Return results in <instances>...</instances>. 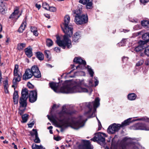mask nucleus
Masks as SVG:
<instances>
[{"instance_id":"f257e3e1","label":"nucleus","mask_w":149,"mask_h":149,"mask_svg":"<svg viewBox=\"0 0 149 149\" xmlns=\"http://www.w3.org/2000/svg\"><path fill=\"white\" fill-rule=\"evenodd\" d=\"M100 99L98 97L96 98L93 102H85L80 104V106L81 110L85 109V112L83 116H80L78 117L75 120H72L70 123L67 120V116L69 113L66 110L65 106L62 107L61 111L58 114L59 118L58 120L61 122L62 124L59 126L61 128V131L63 132V127H67L69 126L72 128L78 130L83 127L85 122L87 120L85 119L84 117L88 118H91L95 117L96 108L100 105Z\"/></svg>"},{"instance_id":"f03ea898","label":"nucleus","mask_w":149,"mask_h":149,"mask_svg":"<svg viewBox=\"0 0 149 149\" xmlns=\"http://www.w3.org/2000/svg\"><path fill=\"white\" fill-rule=\"evenodd\" d=\"M49 84L51 88L57 93L60 92L63 93H69L88 92L87 89L81 87L80 84H76L73 85L72 82L69 81H65L59 91L58 89V83L52 82L49 83Z\"/></svg>"},{"instance_id":"7ed1b4c3","label":"nucleus","mask_w":149,"mask_h":149,"mask_svg":"<svg viewBox=\"0 0 149 149\" xmlns=\"http://www.w3.org/2000/svg\"><path fill=\"white\" fill-rule=\"evenodd\" d=\"M70 20V17L68 15H66L64 18V22L63 23L64 28L62 26L61 27L65 35L63 36V39L61 40L60 37L56 36V42L58 46L61 47L63 49H65L66 46L68 48L72 47L71 41L69 40L68 38L71 37L72 35V26L69 25Z\"/></svg>"},{"instance_id":"20e7f679","label":"nucleus","mask_w":149,"mask_h":149,"mask_svg":"<svg viewBox=\"0 0 149 149\" xmlns=\"http://www.w3.org/2000/svg\"><path fill=\"white\" fill-rule=\"evenodd\" d=\"M28 90L26 88L22 90L21 96L20 97L19 103L20 107L19 109V113L20 115H23L27 106V100L28 98Z\"/></svg>"},{"instance_id":"39448f33","label":"nucleus","mask_w":149,"mask_h":149,"mask_svg":"<svg viewBox=\"0 0 149 149\" xmlns=\"http://www.w3.org/2000/svg\"><path fill=\"white\" fill-rule=\"evenodd\" d=\"M81 9L80 8L73 11V15L75 17L74 21L78 25L85 24L88 21L87 15L81 14Z\"/></svg>"},{"instance_id":"423d86ee","label":"nucleus","mask_w":149,"mask_h":149,"mask_svg":"<svg viewBox=\"0 0 149 149\" xmlns=\"http://www.w3.org/2000/svg\"><path fill=\"white\" fill-rule=\"evenodd\" d=\"M131 118H129L123 122L121 124L114 123L110 125L107 129V132L109 134H113L118 131L120 127H123L129 125L131 122L130 120Z\"/></svg>"},{"instance_id":"0eeeda50","label":"nucleus","mask_w":149,"mask_h":149,"mask_svg":"<svg viewBox=\"0 0 149 149\" xmlns=\"http://www.w3.org/2000/svg\"><path fill=\"white\" fill-rule=\"evenodd\" d=\"M101 134H102L104 135L106 134H105L102 133H98L96 134L93 138L91 139V140L94 141H97L98 142L100 143H103L105 142V139L103 137Z\"/></svg>"},{"instance_id":"6e6552de","label":"nucleus","mask_w":149,"mask_h":149,"mask_svg":"<svg viewBox=\"0 0 149 149\" xmlns=\"http://www.w3.org/2000/svg\"><path fill=\"white\" fill-rule=\"evenodd\" d=\"M137 144H134L131 143L129 145H122L120 149H144V148H142L140 146H137Z\"/></svg>"},{"instance_id":"1a4fd4ad","label":"nucleus","mask_w":149,"mask_h":149,"mask_svg":"<svg viewBox=\"0 0 149 149\" xmlns=\"http://www.w3.org/2000/svg\"><path fill=\"white\" fill-rule=\"evenodd\" d=\"M33 76L36 78H40L41 77V72L38 68L36 65L32 66L30 69Z\"/></svg>"},{"instance_id":"9d476101","label":"nucleus","mask_w":149,"mask_h":149,"mask_svg":"<svg viewBox=\"0 0 149 149\" xmlns=\"http://www.w3.org/2000/svg\"><path fill=\"white\" fill-rule=\"evenodd\" d=\"M29 98V101L31 103H33L37 100V92L36 90H33L30 91L28 97Z\"/></svg>"},{"instance_id":"9b49d317","label":"nucleus","mask_w":149,"mask_h":149,"mask_svg":"<svg viewBox=\"0 0 149 149\" xmlns=\"http://www.w3.org/2000/svg\"><path fill=\"white\" fill-rule=\"evenodd\" d=\"M132 129L134 130H149V128L147 127L145 124L138 123L135 124L132 127Z\"/></svg>"},{"instance_id":"f8f14e48","label":"nucleus","mask_w":149,"mask_h":149,"mask_svg":"<svg viewBox=\"0 0 149 149\" xmlns=\"http://www.w3.org/2000/svg\"><path fill=\"white\" fill-rule=\"evenodd\" d=\"M73 62L74 63H78L79 65L76 67V69H77L78 68H81V69H82L81 68V64L83 66H85L86 63L85 61L83 60L81 58L77 57H75L74 59Z\"/></svg>"},{"instance_id":"ddd939ff","label":"nucleus","mask_w":149,"mask_h":149,"mask_svg":"<svg viewBox=\"0 0 149 149\" xmlns=\"http://www.w3.org/2000/svg\"><path fill=\"white\" fill-rule=\"evenodd\" d=\"M33 76L30 69H27L25 71V73L23 76V79L27 80L31 78Z\"/></svg>"},{"instance_id":"4468645a","label":"nucleus","mask_w":149,"mask_h":149,"mask_svg":"<svg viewBox=\"0 0 149 149\" xmlns=\"http://www.w3.org/2000/svg\"><path fill=\"white\" fill-rule=\"evenodd\" d=\"M145 42L141 40L139 42V45L135 48L134 50L137 52H138L141 50L143 49L146 47V45H145Z\"/></svg>"},{"instance_id":"2eb2a0df","label":"nucleus","mask_w":149,"mask_h":149,"mask_svg":"<svg viewBox=\"0 0 149 149\" xmlns=\"http://www.w3.org/2000/svg\"><path fill=\"white\" fill-rule=\"evenodd\" d=\"M83 149H93V147L91 145L89 141H86L82 145Z\"/></svg>"},{"instance_id":"dca6fc26","label":"nucleus","mask_w":149,"mask_h":149,"mask_svg":"<svg viewBox=\"0 0 149 149\" xmlns=\"http://www.w3.org/2000/svg\"><path fill=\"white\" fill-rule=\"evenodd\" d=\"M32 49L30 46L25 49V54L28 57H31L32 56Z\"/></svg>"},{"instance_id":"f3484780","label":"nucleus","mask_w":149,"mask_h":149,"mask_svg":"<svg viewBox=\"0 0 149 149\" xmlns=\"http://www.w3.org/2000/svg\"><path fill=\"white\" fill-rule=\"evenodd\" d=\"M6 9L5 3H3V1H0V12L2 14H4Z\"/></svg>"},{"instance_id":"a211bd4d","label":"nucleus","mask_w":149,"mask_h":149,"mask_svg":"<svg viewBox=\"0 0 149 149\" xmlns=\"http://www.w3.org/2000/svg\"><path fill=\"white\" fill-rule=\"evenodd\" d=\"M26 26V19H24L23 22L20 26L19 29L18 31L20 33L23 32Z\"/></svg>"},{"instance_id":"6ab92c4d","label":"nucleus","mask_w":149,"mask_h":149,"mask_svg":"<svg viewBox=\"0 0 149 149\" xmlns=\"http://www.w3.org/2000/svg\"><path fill=\"white\" fill-rule=\"evenodd\" d=\"M18 92L17 91H15L13 94V102L15 104H17L18 103Z\"/></svg>"},{"instance_id":"aec40b11","label":"nucleus","mask_w":149,"mask_h":149,"mask_svg":"<svg viewBox=\"0 0 149 149\" xmlns=\"http://www.w3.org/2000/svg\"><path fill=\"white\" fill-rule=\"evenodd\" d=\"M81 36L80 33L77 32L75 33L72 37V40L76 42L77 41Z\"/></svg>"},{"instance_id":"412c9836","label":"nucleus","mask_w":149,"mask_h":149,"mask_svg":"<svg viewBox=\"0 0 149 149\" xmlns=\"http://www.w3.org/2000/svg\"><path fill=\"white\" fill-rule=\"evenodd\" d=\"M142 38L145 40L143 41L145 42V45H146V44L149 40V33H146L143 35Z\"/></svg>"},{"instance_id":"4be33fe9","label":"nucleus","mask_w":149,"mask_h":149,"mask_svg":"<svg viewBox=\"0 0 149 149\" xmlns=\"http://www.w3.org/2000/svg\"><path fill=\"white\" fill-rule=\"evenodd\" d=\"M18 66L17 65H16L15 66V68L14 70V75L15 76V77H19V76L20 77V80H21V74H18Z\"/></svg>"},{"instance_id":"5701e85b","label":"nucleus","mask_w":149,"mask_h":149,"mask_svg":"<svg viewBox=\"0 0 149 149\" xmlns=\"http://www.w3.org/2000/svg\"><path fill=\"white\" fill-rule=\"evenodd\" d=\"M20 80L19 76V75L18 77H15L13 81V85H12V87H16L17 82H19Z\"/></svg>"},{"instance_id":"b1692460","label":"nucleus","mask_w":149,"mask_h":149,"mask_svg":"<svg viewBox=\"0 0 149 149\" xmlns=\"http://www.w3.org/2000/svg\"><path fill=\"white\" fill-rule=\"evenodd\" d=\"M142 25L146 28L149 27V21L147 20H143L141 21Z\"/></svg>"},{"instance_id":"393cba45","label":"nucleus","mask_w":149,"mask_h":149,"mask_svg":"<svg viewBox=\"0 0 149 149\" xmlns=\"http://www.w3.org/2000/svg\"><path fill=\"white\" fill-rule=\"evenodd\" d=\"M26 47V44L25 43H20L18 44L17 49L19 50H21L23 49Z\"/></svg>"},{"instance_id":"a878e982","label":"nucleus","mask_w":149,"mask_h":149,"mask_svg":"<svg viewBox=\"0 0 149 149\" xmlns=\"http://www.w3.org/2000/svg\"><path fill=\"white\" fill-rule=\"evenodd\" d=\"M22 122L23 123H26L28 120L29 118V115L27 114H25L22 116Z\"/></svg>"},{"instance_id":"bb28decb","label":"nucleus","mask_w":149,"mask_h":149,"mask_svg":"<svg viewBox=\"0 0 149 149\" xmlns=\"http://www.w3.org/2000/svg\"><path fill=\"white\" fill-rule=\"evenodd\" d=\"M36 56L39 60H42L44 59V55L40 52H37L36 53Z\"/></svg>"},{"instance_id":"cd10ccee","label":"nucleus","mask_w":149,"mask_h":149,"mask_svg":"<svg viewBox=\"0 0 149 149\" xmlns=\"http://www.w3.org/2000/svg\"><path fill=\"white\" fill-rule=\"evenodd\" d=\"M32 149H45L41 145L38 146L35 144H33L32 146Z\"/></svg>"},{"instance_id":"c85d7f7f","label":"nucleus","mask_w":149,"mask_h":149,"mask_svg":"<svg viewBox=\"0 0 149 149\" xmlns=\"http://www.w3.org/2000/svg\"><path fill=\"white\" fill-rule=\"evenodd\" d=\"M136 95L134 93L129 94L128 95V98L130 100H134L136 97Z\"/></svg>"},{"instance_id":"c756f323","label":"nucleus","mask_w":149,"mask_h":149,"mask_svg":"<svg viewBox=\"0 0 149 149\" xmlns=\"http://www.w3.org/2000/svg\"><path fill=\"white\" fill-rule=\"evenodd\" d=\"M19 13V10L18 9H16L14 10V12L9 17V18L13 19L15 17V16L17 15Z\"/></svg>"},{"instance_id":"7c9ffc66","label":"nucleus","mask_w":149,"mask_h":149,"mask_svg":"<svg viewBox=\"0 0 149 149\" xmlns=\"http://www.w3.org/2000/svg\"><path fill=\"white\" fill-rule=\"evenodd\" d=\"M86 8L87 9L91 8L92 5V0H86Z\"/></svg>"},{"instance_id":"2f4dec72","label":"nucleus","mask_w":149,"mask_h":149,"mask_svg":"<svg viewBox=\"0 0 149 149\" xmlns=\"http://www.w3.org/2000/svg\"><path fill=\"white\" fill-rule=\"evenodd\" d=\"M47 45L49 47H50L52 45L53 42L50 39H47L46 41Z\"/></svg>"},{"instance_id":"473e14b6","label":"nucleus","mask_w":149,"mask_h":149,"mask_svg":"<svg viewBox=\"0 0 149 149\" xmlns=\"http://www.w3.org/2000/svg\"><path fill=\"white\" fill-rule=\"evenodd\" d=\"M136 120H142L149 123V118L146 117H144L142 118L137 119L135 120V121Z\"/></svg>"},{"instance_id":"72a5a7b5","label":"nucleus","mask_w":149,"mask_h":149,"mask_svg":"<svg viewBox=\"0 0 149 149\" xmlns=\"http://www.w3.org/2000/svg\"><path fill=\"white\" fill-rule=\"evenodd\" d=\"M32 131L33 132H30V134L33 137L35 136V137L37 135H38V132L36 130L33 129Z\"/></svg>"},{"instance_id":"f704fd0d","label":"nucleus","mask_w":149,"mask_h":149,"mask_svg":"<svg viewBox=\"0 0 149 149\" xmlns=\"http://www.w3.org/2000/svg\"><path fill=\"white\" fill-rule=\"evenodd\" d=\"M42 7L45 9L48 10L49 6L48 4L46 2H44L42 3Z\"/></svg>"},{"instance_id":"c9c22d12","label":"nucleus","mask_w":149,"mask_h":149,"mask_svg":"<svg viewBox=\"0 0 149 149\" xmlns=\"http://www.w3.org/2000/svg\"><path fill=\"white\" fill-rule=\"evenodd\" d=\"M45 55L46 57L47 58H50V52L49 51L46 50L45 51Z\"/></svg>"},{"instance_id":"e433bc0d","label":"nucleus","mask_w":149,"mask_h":149,"mask_svg":"<svg viewBox=\"0 0 149 149\" xmlns=\"http://www.w3.org/2000/svg\"><path fill=\"white\" fill-rule=\"evenodd\" d=\"M88 70L91 76L93 77V75L94 72L92 69L91 68L89 67L88 66Z\"/></svg>"},{"instance_id":"4c0bfd02","label":"nucleus","mask_w":149,"mask_h":149,"mask_svg":"<svg viewBox=\"0 0 149 149\" xmlns=\"http://www.w3.org/2000/svg\"><path fill=\"white\" fill-rule=\"evenodd\" d=\"M8 82V81L7 79L5 80L3 82L4 88L9 87Z\"/></svg>"},{"instance_id":"58836bf2","label":"nucleus","mask_w":149,"mask_h":149,"mask_svg":"<svg viewBox=\"0 0 149 149\" xmlns=\"http://www.w3.org/2000/svg\"><path fill=\"white\" fill-rule=\"evenodd\" d=\"M144 53L147 56H149V46L148 47L146 48Z\"/></svg>"},{"instance_id":"ea45409f","label":"nucleus","mask_w":149,"mask_h":149,"mask_svg":"<svg viewBox=\"0 0 149 149\" xmlns=\"http://www.w3.org/2000/svg\"><path fill=\"white\" fill-rule=\"evenodd\" d=\"M35 139L34 140V142L36 143H39L40 142V140L38 137V135L35 137Z\"/></svg>"},{"instance_id":"a19ab883","label":"nucleus","mask_w":149,"mask_h":149,"mask_svg":"<svg viewBox=\"0 0 149 149\" xmlns=\"http://www.w3.org/2000/svg\"><path fill=\"white\" fill-rule=\"evenodd\" d=\"M56 8L54 7H49L48 10H49L50 11L52 12H54L56 10Z\"/></svg>"},{"instance_id":"79ce46f5","label":"nucleus","mask_w":149,"mask_h":149,"mask_svg":"<svg viewBox=\"0 0 149 149\" xmlns=\"http://www.w3.org/2000/svg\"><path fill=\"white\" fill-rule=\"evenodd\" d=\"M141 26L140 25L137 24L134 27V29L135 30H137L140 29L141 28Z\"/></svg>"},{"instance_id":"37998d69","label":"nucleus","mask_w":149,"mask_h":149,"mask_svg":"<svg viewBox=\"0 0 149 149\" xmlns=\"http://www.w3.org/2000/svg\"><path fill=\"white\" fill-rule=\"evenodd\" d=\"M86 0H79V2L80 3L85 5L86 4Z\"/></svg>"},{"instance_id":"c03bdc74","label":"nucleus","mask_w":149,"mask_h":149,"mask_svg":"<svg viewBox=\"0 0 149 149\" xmlns=\"http://www.w3.org/2000/svg\"><path fill=\"white\" fill-rule=\"evenodd\" d=\"M54 50L57 52H60V48L58 47H56L54 48Z\"/></svg>"},{"instance_id":"a18cd8bd","label":"nucleus","mask_w":149,"mask_h":149,"mask_svg":"<svg viewBox=\"0 0 149 149\" xmlns=\"http://www.w3.org/2000/svg\"><path fill=\"white\" fill-rule=\"evenodd\" d=\"M143 63V61H140L139 62H138L136 64V66H139L141 65Z\"/></svg>"},{"instance_id":"49530a36","label":"nucleus","mask_w":149,"mask_h":149,"mask_svg":"<svg viewBox=\"0 0 149 149\" xmlns=\"http://www.w3.org/2000/svg\"><path fill=\"white\" fill-rule=\"evenodd\" d=\"M37 29L35 27H31V31L32 32H33L36 30H37Z\"/></svg>"},{"instance_id":"de8ad7c7","label":"nucleus","mask_w":149,"mask_h":149,"mask_svg":"<svg viewBox=\"0 0 149 149\" xmlns=\"http://www.w3.org/2000/svg\"><path fill=\"white\" fill-rule=\"evenodd\" d=\"M149 0H140V2L142 3L145 4L147 3Z\"/></svg>"},{"instance_id":"09e8293b","label":"nucleus","mask_w":149,"mask_h":149,"mask_svg":"<svg viewBox=\"0 0 149 149\" xmlns=\"http://www.w3.org/2000/svg\"><path fill=\"white\" fill-rule=\"evenodd\" d=\"M8 87L4 88L5 92V93H9V91L8 89Z\"/></svg>"},{"instance_id":"8fccbe9b","label":"nucleus","mask_w":149,"mask_h":149,"mask_svg":"<svg viewBox=\"0 0 149 149\" xmlns=\"http://www.w3.org/2000/svg\"><path fill=\"white\" fill-rule=\"evenodd\" d=\"M126 39H123L121 41V42L120 44L119 45H120V44L122 43V42H123L124 43L123 44V45H121V46H124V45L125 42H126Z\"/></svg>"},{"instance_id":"3c124183","label":"nucleus","mask_w":149,"mask_h":149,"mask_svg":"<svg viewBox=\"0 0 149 149\" xmlns=\"http://www.w3.org/2000/svg\"><path fill=\"white\" fill-rule=\"evenodd\" d=\"M27 86L30 88H32L33 87L32 85L29 83L27 84Z\"/></svg>"},{"instance_id":"603ef678","label":"nucleus","mask_w":149,"mask_h":149,"mask_svg":"<svg viewBox=\"0 0 149 149\" xmlns=\"http://www.w3.org/2000/svg\"><path fill=\"white\" fill-rule=\"evenodd\" d=\"M36 7L38 9H39L41 7V5L40 4H36Z\"/></svg>"},{"instance_id":"864d4df0","label":"nucleus","mask_w":149,"mask_h":149,"mask_svg":"<svg viewBox=\"0 0 149 149\" xmlns=\"http://www.w3.org/2000/svg\"><path fill=\"white\" fill-rule=\"evenodd\" d=\"M34 123L33 122L29 124H28L29 127H32Z\"/></svg>"},{"instance_id":"5fc2aeb1","label":"nucleus","mask_w":149,"mask_h":149,"mask_svg":"<svg viewBox=\"0 0 149 149\" xmlns=\"http://www.w3.org/2000/svg\"><path fill=\"white\" fill-rule=\"evenodd\" d=\"M33 33V34L36 36H37L38 35V33L37 32V30H36Z\"/></svg>"},{"instance_id":"6e6d98bb","label":"nucleus","mask_w":149,"mask_h":149,"mask_svg":"<svg viewBox=\"0 0 149 149\" xmlns=\"http://www.w3.org/2000/svg\"><path fill=\"white\" fill-rule=\"evenodd\" d=\"M44 15L48 19H49L50 17V16L48 14H45Z\"/></svg>"},{"instance_id":"4d7b16f0","label":"nucleus","mask_w":149,"mask_h":149,"mask_svg":"<svg viewBox=\"0 0 149 149\" xmlns=\"http://www.w3.org/2000/svg\"><path fill=\"white\" fill-rule=\"evenodd\" d=\"M95 79L96 80L95 81V86H97V85L98 84L99 81L98 80H97L95 78Z\"/></svg>"},{"instance_id":"13d9d810","label":"nucleus","mask_w":149,"mask_h":149,"mask_svg":"<svg viewBox=\"0 0 149 149\" xmlns=\"http://www.w3.org/2000/svg\"><path fill=\"white\" fill-rule=\"evenodd\" d=\"M97 118V119L98 122L99 126V127L100 128V127H101V126H102L101 124L100 123V121Z\"/></svg>"},{"instance_id":"bf43d9fd","label":"nucleus","mask_w":149,"mask_h":149,"mask_svg":"<svg viewBox=\"0 0 149 149\" xmlns=\"http://www.w3.org/2000/svg\"><path fill=\"white\" fill-rule=\"evenodd\" d=\"M54 139L57 141H58L60 140V139L58 137H56L54 138Z\"/></svg>"},{"instance_id":"052dcab7","label":"nucleus","mask_w":149,"mask_h":149,"mask_svg":"<svg viewBox=\"0 0 149 149\" xmlns=\"http://www.w3.org/2000/svg\"><path fill=\"white\" fill-rule=\"evenodd\" d=\"M128 58L126 57H124L122 58V60L123 61H124L125 59V60L126 61H127L128 60Z\"/></svg>"},{"instance_id":"680f3d73","label":"nucleus","mask_w":149,"mask_h":149,"mask_svg":"<svg viewBox=\"0 0 149 149\" xmlns=\"http://www.w3.org/2000/svg\"><path fill=\"white\" fill-rule=\"evenodd\" d=\"M129 31L127 29H123V31L125 33Z\"/></svg>"},{"instance_id":"e2e57ef3","label":"nucleus","mask_w":149,"mask_h":149,"mask_svg":"<svg viewBox=\"0 0 149 149\" xmlns=\"http://www.w3.org/2000/svg\"><path fill=\"white\" fill-rule=\"evenodd\" d=\"M143 32L142 31H140V32H138L137 33L138 34V35H141V33H143Z\"/></svg>"},{"instance_id":"0e129e2a","label":"nucleus","mask_w":149,"mask_h":149,"mask_svg":"<svg viewBox=\"0 0 149 149\" xmlns=\"http://www.w3.org/2000/svg\"><path fill=\"white\" fill-rule=\"evenodd\" d=\"M53 128V127L52 126H50L48 127V129L49 130L52 129Z\"/></svg>"},{"instance_id":"69168bd1","label":"nucleus","mask_w":149,"mask_h":149,"mask_svg":"<svg viewBox=\"0 0 149 149\" xmlns=\"http://www.w3.org/2000/svg\"><path fill=\"white\" fill-rule=\"evenodd\" d=\"M2 30V26L0 24V33Z\"/></svg>"},{"instance_id":"338daca9","label":"nucleus","mask_w":149,"mask_h":149,"mask_svg":"<svg viewBox=\"0 0 149 149\" xmlns=\"http://www.w3.org/2000/svg\"><path fill=\"white\" fill-rule=\"evenodd\" d=\"M75 66V65H71V68L72 69Z\"/></svg>"},{"instance_id":"774afa93","label":"nucleus","mask_w":149,"mask_h":149,"mask_svg":"<svg viewBox=\"0 0 149 149\" xmlns=\"http://www.w3.org/2000/svg\"><path fill=\"white\" fill-rule=\"evenodd\" d=\"M3 143H8V141H6V140H5L3 142Z\"/></svg>"}]
</instances>
